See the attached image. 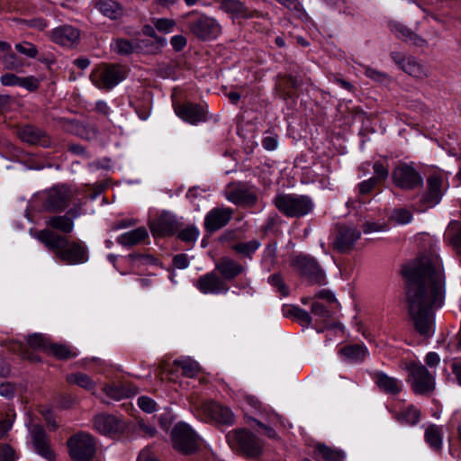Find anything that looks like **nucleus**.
<instances>
[{
    "label": "nucleus",
    "mask_w": 461,
    "mask_h": 461,
    "mask_svg": "<svg viewBox=\"0 0 461 461\" xmlns=\"http://www.w3.org/2000/svg\"><path fill=\"white\" fill-rule=\"evenodd\" d=\"M420 412L413 405L408 406L402 411H396L393 413V417L401 423L408 425H415L420 420Z\"/></svg>",
    "instance_id": "obj_34"
},
{
    "label": "nucleus",
    "mask_w": 461,
    "mask_h": 461,
    "mask_svg": "<svg viewBox=\"0 0 461 461\" xmlns=\"http://www.w3.org/2000/svg\"><path fill=\"white\" fill-rule=\"evenodd\" d=\"M290 264L311 285H321L326 283L325 273L314 258L299 254L292 258Z\"/></svg>",
    "instance_id": "obj_8"
},
{
    "label": "nucleus",
    "mask_w": 461,
    "mask_h": 461,
    "mask_svg": "<svg viewBox=\"0 0 461 461\" xmlns=\"http://www.w3.org/2000/svg\"><path fill=\"white\" fill-rule=\"evenodd\" d=\"M23 23L28 27L34 28L39 31H44L48 26L47 21L41 17L33 18L30 20H23Z\"/></svg>",
    "instance_id": "obj_63"
},
{
    "label": "nucleus",
    "mask_w": 461,
    "mask_h": 461,
    "mask_svg": "<svg viewBox=\"0 0 461 461\" xmlns=\"http://www.w3.org/2000/svg\"><path fill=\"white\" fill-rule=\"evenodd\" d=\"M405 302L415 331L421 337L434 334L435 311L445 298L446 278L438 255L423 256L405 266Z\"/></svg>",
    "instance_id": "obj_1"
},
{
    "label": "nucleus",
    "mask_w": 461,
    "mask_h": 461,
    "mask_svg": "<svg viewBox=\"0 0 461 461\" xmlns=\"http://www.w3.org/2000/svg\"><path fill=\"white\" fill-rule=\"evenodd\" d=\"M136 53H155L158 47L155 43L148 39H135Z\"/></svg>",
    "instance_id": "obj_48"
},
{
    "label": "nucleus",
    "mask_w": 461,
    "mask_h": 461,
    "mask_svg": "<svg viewBox=\"0 0 461 461\" xmlns=\"http://www.w3.org/2000/svg\"><path fill=\"white\" fill-rule=\"evenodd\" d=\"M260 247V242L258 240H252L247 242H238L231 246V249L237 254L249 259L252 258L253 254Z\"/></svg>",
    "instance_id": "obj_36"
},
{
    "label": "nucleus",
    "mask_w": 461,
    "mask_h": 461,
    "mask_svg": "<svg viewBox=\"0 0 461 461\" xmlns=\"http://www.w3.org/2000/svg\"><path fill=\"white\" fill-rule=\"evenodd\" d=\"M447 235L449 243L457 253H461V222L452 221L449 223Z\"/></svg>",
    "instance_id": "obj_37"
},
{
    "label": "nucleus",
    "mask_w": 461,
    "mask_h": 461,
    "mask_svg": "<svg viewBox=\"0 0 461 461\" xmlns=\"http://www.w3.org/2000/svg\"><path fill=\"white\" fill-rule=\"evenodd\" d=\"M221 277L225 281H231L245 272V267L240 262L229 257L221 258L215 264Z\"/></svg>",
    "instance_id": "obj_26"
},
{
    "label": "nucleus",
    "mask_w": 461,
    "mask_h": 461,
    "mask_svg": "<svg viewBox=\"0 0 461 461\" xmlns=\"http://www.w3.org/2000/svg\"><path fill=\"white\" fill-rule=\"evenodd\" d=\"M62 123L63 126H71L74 133L82 139L90 140L95 139L98 135L96 127H87L77 120L63 119Z\"/></svg>",
    "instance_id": "obj_32"
},
{
    "label": "nucleus",
    "mask_w": 461,
    "mask_h": 461,
    "mask_svg": "<svg viewBox=\"0 0 461 461\" xmlns=\"http://www.w3.org/2000/svg\"><path fill=\"white\" fill-rule=\"evenodd\" d=\"M13 350H18V353L23 357L28 359L31 362H41V358L40 356L35 353L29 351L21 343H15L14 345Z\"/></svg>",
    "instance_id": "obj_54"
},
{
    "label": "nucleus",
    "mask_w": 461,
    "mask_h": 461,
    "mask_svg": "<svg viewBox=\"0 0 461 461\" xmlns=\"http://www.w3.org/2000/svg\"><path fill=\"white\" fill-rule=\"evenodd\" d=\"M148 236L147 230L144 227H139L120 235L117 242L125 247H132L143 241Z\"/></svg>",
    "instance_id": "obj_31"
},
{
    "label": "nucleus",
    "mask_w": 461,
    "mask_h": 461,
    "mask_svg": "<svg viewBox=\"0 0 461 461\" xmlns=\"http://www.w3.org/2000/svg\"><path fill=\"white\" fill-rule=\"evenodd\" d=\"M302 86V79L292 75H278L276 79L275 90L284 101L298 98L297 90Z\"/></svg>",
    "instance_id": "obj_16"
},
{
    "label": "nucleus",
    "mask_w": 461,
    "mask_h": 461,
    "mask_svg": "<svg viewBox=\"0 0 461 461\" xmlns=\"http://www.w3.org/2000/svg\"><path fill=\"white\" fill-rule=\"evenodd\" d=\"M107 396L114 400H121L124 397H129V393L124 386L120 384H112L104 388Z\"/></svg>",
    "instance_id": "obj_47"
},
{
    "label": "nucleus",
    "mask_w": 461,
    "mask_h": 461,
    "mask_svg": "<svg viewBox=\"0 0 461 461\" xmlns=\"http://www.w3.org/2000/svg\"><path fill=\"white\" fill-rule=\"evenodd\" d=\"M340 354L351 361H363L367 354L365 347L360 345L346 346L340 349Z\"/></svg>",
    "instance_id": "obj_38"
},
{
    "label": "nucleus",
    "mask_w": 461,
    "mask_h": 461,
    "mask_svg": "<svg viewBox=\"0 0 461 461\" xmlns=\"http://www.w3.org/2000/svg\"><path fill=\"white\" fill-rule=\"evenodd\" d=\"M219 9L230 15L232 19H250L258 16L257 10L247 7L240 0H221Z\"/></svg>",
    "instance_id": "obj_21"
},
{
    "label": "nucleus",
    "mask_w": 461,
    "mask_h": 461,
    "mask_svg": "<svg viewBox=\"0 0 461 461\" xmlns=\"http://www.w3.org/2000/svg\"><path fill=\"white\" fill-rule=\"evenodd\" d=\"M77 194V190L68 185H55L46 192L42 206L46 212H61L68 208Z\"/></svg>",
    "instance_id": "obj_9"
},
{
    "label": "nucleus",
    "mask_w": 461,
    "mask_h": 461,
    "mask_svg": "<svg viewBox=\"0 0 461 461\" xmlns=\"http://www.w3.org/2000/svg\"><path fill=\"white\" fill-rule=\"evenodd\" d=\"M226 437L230 447L247 457H257L262 453L263 443L249 429H234Z\"/></svg>",
    "instance_id": "obj_6"
},
{
    "label": "nucleus",
    "mask_w": 461,
    "mask_h": 461,
    "mask_svg": "<svg viewBox=\"0 0 461 461\" xmlns=\"http://www.w3.org/2000/svg\"><path fill=\"white\" fill-rule=\"evenodd\" d=\"M14 48L19 53L31 59L36 58L39 52L37 47L29 41L17 43Z\"/></svg>",
    "instance_id": "obj_49"
},
{
    "label": "nucleus",
    "mask_w": 461,
    "mask_h": 461,
    "mask_svg": "<svg viewBox=\"0 0 461 461\" xmlns=\"http://www.w3.org/2000/svg\"><path fill=\"white\" fill-rule=\"evenodd\" d=\"M234 210L230 207H215L209 211L204 218V229L213 233L225 227L232 219Z\"/></svg>",
    "instance_id": "obj_18"
},
{
    "label": "nucleus",
    "mask_w": 461,
    "mask_h": 461,
    "mask_svg": "<svg viewBox=\"0 0 461 461\" xmlns=\"http://www.w3.org/2000/svg\"><path fill=\"white\" fill-rule=\"evenodd\" d=\"M183 18L187 19L189 32L200 41L212 40L221 32V26L214 18L198 11H191Z\"/></svg>",
    "instance_id": "obj_5"
},
{
    "label": "nucleus",
    "mask_w": 461,
    "mask_h": 461,
    "mask_svg": "<svg viewBox=\"0 0 461 461\" xmlns=\"http://www.w3.org/2000/svg\"><path fill=\"white\" fill-rule=\"evenodd\" d=\"M442 176L438 174L430 175L427 179L428 190L422 196L420 203L423 204L421 210L433 207L439 203L442 192Z\"/></svg>",
    "instance_id": "obj_24"
},
{
    "label": "nucleus",
    "mask_w": 461,
    "mask_h": 461,
    "mask_svg": "<svg viewBox=\"0 0 461 461\" xmlns=\"http://www.w3.org/2000/svg\"><path fill=\"white\" fill-rule=\"evenodd\" d=\"M176 23L173 19L159 18V19H156L154 21V27L158 31H159L161 32H165V33H168V32H172L173 29L176 27Z\"/></svg>",
    "instance_id": "obj_52"
},
{
    "label": "nucleus",
    "mask_w": 461,
    "mask_h": 461,
    "mask_svg": "<svg viewBox=\"0 0 461 461\" xmlns=\"http://www.w3.org/2000/svg\"><path fill=\"white\" fill-rule=\"evenodd\" d=\"M17 134L23 141L32 145L45 142V132L32 125L28 124L21 127L18 129Z\"/></svg>",
    "instance_id": "obj_30"
},
{
    "label": "nucleus",
    "mask_w": 461,
    "mask_h": 461,
    "mask_svg": "<svg viewBox=\"0 0 461 461\" xmlns=\"http://www.w3.org/2000/svg\"><path fill=\"white\" fill-rule=\"evenodd\" d=\"M198 235H199V230L196 227L188 226V227L185 228L184 230H182L178 233V238L182 241L194 242L196 240Z\"/></svg>",
    "instance_id": "obj_53"
},
{
    "label": "nucleus",
    "mask_w": 461,
    "mask_h": 461,
    "mask_svg": "<svg viewBox=\"0 0 461 461\" xmlns=\"http://www.w3.org/2000/svg\"><path fill=\"white\" fill-rule=\"evenodd\" d=\"M138 404L142 411L149 413H151L156 410V402L147 396L140 397L138 399Z\"/></svg>",
    "instance_id": "obj_62"
},
{
    "label": "nucleus",
    "mask_w": 461,
    "mask_h": 461,
    "mask_svg": "<svg viewBox=\"0 0 461 461\" xmlns=\"http://www.w3.org/2000/svg\"><path fill=\"white\" fill-rule=\"evenodd\" d=\"M67 382L71 384H77L86 390H92L95 387L94 381L86 374L74 373L67 375Z\"/></svg>",
    "instance_id": "obj_42"
},
{
    "label": "nucleus",
    "mask_w": 461,
    "mask_h": 461,
    "mask_svg": "<svg viewBox=\"0 0 461 461\" xmlns=\"http://www.w3.org/2000/svg\"><path fill=\"white\" fill-rule=\"evenodd\" d=\"M171 438L174 448L185 455L195 452L198 448V438L194 430L185 423L176 424Z\"/></svg>",
    "instance_id": "obj_13"
},
{
    "label": "nucleus",
    "mask_w": 461,
    "mask_h": 461,
    "mask_svg": "<svg viewBox=\"0 0 461 461\" xmlns=\"http://www.w3.org/2000/svg\"><path fill=\"white\" fill-rule=\"evenodd\" d=\"M95 428L104 436L117 438L124 432L126 424L113 415L100 414L95 418Z\"/></svg>",
    "instance_id": "obj_15"
},
{
    "label": "nucleus",
    "mask_w": 461,
    "mask_h": 461,
    "mask_svg": "<svg viewBox=\"0 0 461 461\" xmlns=\"http://www.w3.org/2000/svg\"><path fill=\"white\" fill-rule=\"evenodd\" d=\"M377 185L380 184L373 177H370L369 179L358 184L359 194L363 195L368 194Z\"/></svg>",
    "instance_id": "obj_61"
},
{
    "label": "nucleus",
    "mask_w": 461,
    "mask_h": 461,
    "mask_svg": "<svg viewBox=\"0 0 461 461\" xmlns=\"http://www.w3.org/2000/svg\"><path fill=\"white\" fill-rule=\"evenodd\" d=\"M289 314L294 316L303 326H309L312 323L310 313L298 307H294L289 311Z\"/></svg>",
    "instance_id": "obj_51"
},
{
    "label": "nucleus",
    "mask_w": 461,
    "mask_h": 461,
    "mask_svg": "<svg viewBox=\"0 0 461 461\" xmlns=\"http://www.w3.org/2000/svg\"><path fill=\"white\" fill-rule=\"evenodd\" d=\"M273 203L288 218H302L311 213L314 208L312 198L304 194H278Z\"/></svg>",
    "instance_id": "obj_3"
},
{
    "label": "nucleus",
    "mask_w": 461,
    "mask_h": 461,
    "mask_svg": "<svg viewBox=\"0 0 461 461\" xmlns=\"http://www.w3.org/2000/svg\"><path fill=\"white\" fill-rule=\"evenodd\" d=\"M79 31L71 25H62L55 28L50 32V39L56 44L72 47L79 40Z\"/></svg>",
    "instance_id": "obj_27"
},
{
    "label": "nucleus",
    "mask_w": 461,
    "mask_h": 461,
    "mask_svg": "<svg viewBox=\"0 0 461 461\" xmlns=\"http://www.w3.org/2000/svg\"><path fill=\"white\" fill-rule=\"evenodd\" d=\"M15 450L8 444H0V461H15Z\"/></svg>",
    "instance_id": "obj_56"
},
{
    "label": "nucleus",
    "mask_w": 461,
    "mask_h": 461,
    "mask_svg": "<svg viewBox=\"0 0 461 461\" xmlns=\"http://www.w3.org/2000/svg\"><path fill=\"white\" fill-rule=\"evenodd\" d=\"M46 223L50 228L57 230L65 234L72 232L74 229V221H72L68 216H66L65 214L51 216L48 219Z\"/></svg>",
    "instance_id": "obj_33"
},
{
    "label": "nucleus",
    "mask_w": 461,
    "mask_h": 461,
    "mask_svg": "<svg viewBox=\"0 0 461 461\" xmlns=\"http://www.w3.org/2000/svg\"><path fill=\"white\" fill-rule=\"evenodd\" d=\"M314 453L326 461H342L345 457L341 450L331 448L324 444H317L314 447Z\"/></svg>",
    "instance_id": "obj_35"
},
{
    "label": "nucleus",
    "mask_w": 461,
    "mask_h": 461,
    "mask_svg": "<svg viewBox=\"0 0 461 461\" xmlns=\"http://www.w3.org/2000/svg\"><path fill=\"white\" fill-rule=\"evenodd\" d=\"M400 32L402 33V39L405 41H409L413 45L421 46L425 42L423 39H421L420 36L411 32L407 28H401Z\"/></svg>",
    "instance_id": "obj_55"
},
{
    "label": "nucleus",
    "mask_w": 461,
    "mask_h": 461,
    "mask_svg": "<svg viewBox=\"0 0 461 461\" xmlns=\"http://www.w3.org/2000/svg\"><path fill=\"white\" fill-rule=\"evenodd\" d=\"M135 39L127 40L123 38H118L114 41L113 50L119 55H131L136 52Z\"/></svg>",
    "instance_id": "obj_41"
},
{
    "label": "nucleus",
    "mask_w": 461,
    "mask_h": 461,
    "mask_svg": "<svg viewBox=\"0 0 461 461\" xmlns=\"http://www.w3.org/2000/svg\"><path fill=\"white\" fill-rule=\"evenodd\" d=\"M149 226L154 237H166L171 236L176 231L177 221L172 215L164 212L150 221Z\"/></svg>",
    "instance_id": "obj_22"
},
{
    "label": "nucleus",
    "mask_w": 461,
    "mask_h": 461,
    "mask_svg": "<svg viewBox=\"0 0 461 461\" xmlns=\"http://www.w3.org/2000/svg\"><path fill=\"white\" fill-rule=\"evenodd\" d=\"M31 92L36 91L40 86V81L33 76L20 78V86Z\"/></svg>",
    "instance_id": "obj_57"
},
{
    "label": "nucleus",
    "mask_w": 461,
    "mask_h": 461,
    "mask_svg": "<svg viewBox=\"0 0 461 461\" xmlns=\"http://www.w3.org/2000/svg\"><path fill=\"white\" fill-rule=\"evenodd\" d=\"M94 7L112 20H116L122 15V6L113 0H94Z\"/></svg>",
    "instance_id": "obj_29"
},
{
    "label": "nucleus",
    "mask_w": 461,
    "mask_h": 461,
    "mask_svg": "<svg viewBox=\"0 0 461 461\" xmlns=\"http://www.w3.org/2000/svg\"><path fill=\"white\" fill-rule=\"evenodd\" d=\"M405 369L412 378L411 389L415 393L427 394L434 391V377L425 366L415 362H410L406 365Z\"/></svg>",
    "instance_id": "obj_12"
},
{
    "label": "nucleus",
    "mask_w": 461,
    "mask_h": 461,
    "mask_svg": "<svg viewBox=\"0 0 461 461\" xmlns=\"http://www.w3.org/2000/svg\"><path fill=\"white\" fill-rule=\"evenodd\" d=\"M20 78L21 77L15 74L6 73L0 77V82L3 86H20Z\"/></svg>",
    "instance_id": "obj_64"
},
{
    "label": "nucleus",
    "mask_w": 461,
    "mask_h": 461,
    "mask_svg": "<svg viewBox=\"0 0 461 461\" xmlns=\"http://www.w3.org/2000/svg\"><path fill=\"white\" fill-rule=\"evenodd\" d=\"M311 310L314 315L323 318L324 320H328L331 317L330 311L319 302L313 303L312 304Z\"/></svg>",
    "instance_id": "obj_59"
},
{
    "label": "nucleus",
    "mask_w": 461,
    "mask_h": 461,
    "mask_svg": "<svg viewBox=\"0 0 461 461\" xmlns=\"http://www.w3.org/2000/svg\"><path fill=\"white\" fill-rule=\"evenodd\" d=\"M174 365L179 366L183 370V374L187 377H194L200 372L199 365L189 358L187 359H176Z\"/></svg>",
    "instance_id": "obj_43"
},
{
    "label": "nucleus",
    "mask_w": 461,
    "mask_h": 461,
    "mask_svg": "<svg viewBox=\"0 0 461 461\" xmlns=\"http://www.w3.org/2000/svg\"><path fill=\"white\" fill-rule=\"evenodd\" d=\"M127 76V69L118 63H103L90 74L94 86L103 91H110Z\"/></svg>",
    "instance_id": "obj_4"
},
{
    "label": "nucleus",
    "mask_w": 461,
    "mask_h": 461,
    "mask_svg": "<svg viewBox=\"0 0 461 461\" xmlns=\"http://www.w3.org/2000/svg\"><path fill=\"white\" fill-rule=\"evenodd\" d=\"M195 287L203 294H225L229 290L227 283L215 272H209L195 281Z\"/></svg>",
    "instance_id": "obj_19"
},
{
    "label": "nucleus",
    "mask_w": 461,
    "mask_h": 461,
    "mask_svg": "<svg viewBox=\"0 0 461 461\" xmlns=\"http://www.w3.org/2000/svg\"><path fill=\"white\" fill-rule=\"evenodd\" d=\"M393 61L407 74L416 78H423L427 77L424 67L419 63L413 57H405L399 51L391 53Z\"/></svg>",
    "instance_id": "obj_23"
},
{
    "label": "nucleus",
    "mask_w": 461,
    "mask_h": 461,
    "mask_svg": "<svg viewBox=\"0 0 461 461\" xmlns=\"http://www.w3.org/2000/svg\"><path fill=\"white\" fill-rule=\"evenodd\" d=\"M425 439L434 449H440L442 443L441 429L435 424L429 425L425 431Z\"/></svg>",
    "instance_id": "obj_40"
},
{
    "label": "nucleus",
    "mask_w": 461,
    "mask_h": 461,
    "mask_svg": "<svg viewBox=\"0 0 461 461\" xmlns=\"http://www.w3.org/2000/svg\"><path fill=\"white\" fill-rule=\"evenodd\" d=\"M48 353L51 354L58 359H69L74 357L76 355L70 351V349L63 344L50 343Z\"/></svg>",
    "instance_id": "obj_45"
},
{
    "label": "nucleus",
    "mask_w": 461,
    "mask_h": 461,
    "mask_svg": "<svg viewBox=\"0 0 461 461\" xmlns=\"http://www.w3.org/2000/svg\"><path fill=\"white\" fill-rule=\"evenodd\" d=\"M1 63L5 69L14 70L16 72L23 71V61L15 53L12 51L5 52L0 59Z\"/></svg>",
    "instance_id": "obj_39"
},
{
    "label": "nucleus",
    "mask_w": 461,
    "mask_h": 461,
    "mask_svg": "<svg viewBox=\"0 0 461 461\" xmlns=\"http://www.w3.org/2000/svg\"><path fill=\"white\" fill-rule=\"evenodd\" d=\"M393 218L397 223L405 224L411 221V213L406 209H399L394 211Z\"/></svg>",
    "instance_id": "obj_60"
},
{
    "label": "nucleus",
    "mask_w": 461,
    "mask_h": 461,
    "mask_svg": "<svg viewBox=\"0 0 461 461\" xmlns=\"http://www.w3.org/2000/svg\"><path fill=\"white\" fill-rule=\"evenodd\" d=\"M360 237L361 232L357 228L344 224L337 225L331 243L332 249L341 254H348L353 250Z\"/></svg>",
    "instance_id": "obj_14"
},
{
    "label": "nucleus",
    "mask_w": 461,
    "mask_h": 461,
    "mask_svg": "<svg viewBox=\"0 0 461 461\" xmlns=\"http://www.w3.org/2000/svg\"><path fill=\"white\" fill-rule=\"evenodd\" d=\"M30 435L34 450L48 461H55L56 455L50 447L49 436L41 425H32Z\"/></svg>",
    "instance_id": "obj_17"
},
{
    "label": "nucleus",
    "mask_w": 461,
    "mask_h": 461,
    "mask_svg": "<svg viewBox=\"0 0 461 461\" xmlns=\"http://www.w3.org/2000/svg\"><path fill=\"white\" fill-rule=\"evenodd\" d=\"M375 176L373 178L379 184L384 183L389 176L388 168L380 161H376L373 165Z\"/></svg>",
    "instance_id": "obj_50"
},
{
    "label": "nucleus",
    "mask_w": 461,
    "mask_h": 461,
    "mask_svg": "<svg viewBox=\"0 0 461 461\" xmlns=\"http://www.w3.org/2000/svg\"><path fill=\"white\" fill-rule=\"evenodd\" d=\"M268 283L276 287L277 291L283 295V296H288L290 290L289 287L285 285L284 278L281 274L275 273L271 275L268 277Z\"/></svg>",
    "instance_id": "obj_46"
},
{
    "label": "nucleus",
    "mask_w": 461,
    "mask_h": 461,
    "mask_svg": "<svg viewBox=\"0 0 461 461\" xmlns=\"http://www.w3.org/2000/svg\"><path fill=\"white\" fill-rule=\"evenodd\" d=\"M70 458L74 461H92L96 454V442L86 432L72 435L67 441Z\"/></svg>",
    "instance_id": "obj_7"
},
{
    "label": "nucleus",
    "mask_w": 461,
    "mask_h": 461,
    "mask_svg": "<svg viewBox=\"0 0 461 461\" xmlns=\"http://www.w3.org/2000/svg\"><path fill=\"white\" fill-rule=\"evenodd\" d=\"M175 112L181 119L192 124L206 121V111L197 104L184 103L176 106Z\"/></svg>",
    "instance_id": "obj_25"
},
{
    "label": "nucleus",
    "mask_w": 461,
    "mask_h": 461,
    "mask_svg": "<svg viewBox=\"0 0 461 461\" xmlns=\"http://www.w3.org/2000/svg\"><path fill=\"white\" fill-rule=\"evenodd\" d=\"M225 198L230 203L247 208H252L258 203L254 188L243 182H231L224 191Z\"/></svg>",
    "instance_id": "obj_11"
},
{
    "label": "nucleus",
    "mask_w": 461,
    "mask_h": 461,
    "mask_svg": "<svg viewBox=\"0 0 461 461\" xmlns=\"http://www.w3.org/2000/svg\"><path fill=\"white\" fill-rule=\"evenodd\" d=\"M35 238L44 244L61 263L81 265L88 261V249L83 241H71L50 229L38 231Z\"/></svg>",
    "instance_id": "obj_2"
},
{
    "label": "nucleus",
    "mask_w": 461,
    "mask_h": 461,
    "mask_svg": "<svg viewBox=\"0 0 461 461\" xmlns=\"http://www.w3.org/2000/svg\"><path fill=\"white\" fill-rule=\"evenodd\" d=\"M27 343L31 348L47 352L50 346V339L44 335L34 333L27 337Z\"/></svg>",
    "instance_id": "obj_44"
},
{
    "label": "nucleus",
    "mask_w": 461,
    "mask_h": 461,
    "mask_svg": "<svg viewBox=\"0 0 461 461\" xmlns=\"http://www.w3.org/2000/svg\"><path fill=\"white\" fill-rule=\"evenodd\" d=\"M393 183L402 190H413L423 185L420 172L411 164L398 163L392 171Z\"/></svg>",
    "instance_id": "obj_10"
},
{
    "label": "nucleus",
    "mask_w": 461,
    "mask_h": 461,
    "mask_svg": "<svg viewBox=\"0 0 461 461\" xmlns=\"http://www.w3.org/2000/svg\"><path fill=\"white\" fill-rule=\"evenodd\" d=\"M375 382L377 387L387 394L396 395L402 392L400 381L383 372H376L375 374Z\"/></svg>",
    "instance_id": "obj_28"
},
{
    "label": "nucleus",
    "mask_w": 461,
    "mask_h": 461,
    "mask_svg": "<svg viewBox=\"0 0 461 461\" xmlns=\"http://www.w3.org/2000/svg\"><path fill=\"white\" fill-rule=\"evenodd\" d=\"M201 409L204 416L212 421L226 425H230L234 421L232 411L216 402H205Z\"/></svg>",
    "instance_id": "obj_20"
},
{
    "label": "nucleus",
    "mask_w": 461,
    "mask_h": 461,
    "mask_svg": "<svg viewBox=\"0 0 461 461\" xmlns=\"http://www.w3.org/2000/svg\"><path fill=\"white\" fill-rule=\"evenodd\" d=\"M263 259L269 261L271 265H275L277 259L276 257V242L273 241L267 245L264 250Z\"/></svg>",
    "instance_id": "obj_58"
}]
</instances>
